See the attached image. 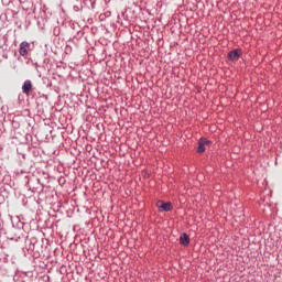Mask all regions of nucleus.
I'll return each instance as SVG.
<instances>
[{
  "instance_id": "6",
  "label": "nucleus",
  "mask_w": 282,
  "mask_h": 282,
  "mask_svg": "<svg viewBox=\"0 0 282 282\" xmlns=\"http://www.w3.org/2000/svg\"><path fill=\"white\" fill-rule=\"evenodd\" d=\"M191 243V238L188 237L187 234H182L180 237V245L181 246H188Z\"/></svg>"
},
{
  "instance_id": "2",
  "label": "nucleus",
  "mask_w": 282,
  "mask_h": 282,
  "mask_svg": "<svg viewBox=\"0 0 282 282\" xmlns=\"http://www.w3.org/2000/svg\"><path fill=\"white\" fill-rule=\"evenodd\" d=\"M32 80L26 79L24 80L23 85H22V94H24L25 96L30 95V91H32Z\"/></svg>"
},
{
  "instance_id": "10",
  "label": "nucleus",
  "mask_w": 282,
  "mask_h": 282,
  "mask_svg": "<svg viewBox=\"0 0 282 282\" xmlns=\"http://www.w3.org/2000/svg\"><path fill=\"white\" fill-rule=\"evenodd\" d=\"M34 14H36V9L33 10Z\"/></svg>"
},
{
  "instance_id": "4",
  "label": "nucleus",
  "mask_w": 282,
  "mask_h": 282,
  "mask_svg": "<svg viewBox=\"0 0 282 282\" xmlns=\"http://www.w3.org/2000/svg\"><path fill=\"white\" fill-rule=\"evenodd\" d=\"M210 141H208L207 139H200L198 141V148H197V153H204V151H206V144H209Z\"/></svg>"
},
{
  "instance_id": "9",
  "label": "nucleus",
  "mask_w": 282,
  "mask_h": 282,
  "mask_svg": "<svg viewBox=\"0 0 282 282\" xmlns=\"http://www.w3.org/2000/svg\"><path fill=\"white\" fill-rule=\"evenodd\" d=\"M34 66H35V67H39V63H34Z\"/></svg>"
},
{
  "instance_id": "7",
  "label": "nucleus",
  "mask_w": 282,
  "mask_h": 282,
  "mask_svg": "<svg viewBox=\"0 0 282 282\" xmlns=\"http://www.w3.org/2000/svg\"><path fill=\"white\" fill-rule=\"evenodd\" d=\"M45 11L44 10H40V13L37 15V23H41V21H45Z\"/></svg>"
},
{
  "instance_id": "3",
  "label": "nucleus",
  "mask_w": 282,
  "mask_h": 282,
  "mask_svg": "<svg viewBox=\"0 0 282 282\" xmlns=\"http://www.w3.org/2000/svg\"><path fill=\"white\" fill-rule=\"evenodd\" d=\"M158 208H162L165 213L172 210L173 205L171 203H164V200H159L156 203Z\"/></svg>"
},
{
  "instance_id": "8",
  "label": "nucleus",
  "mask_w": 282,
  "mask_h": 282,
  "mask_svg": "<svg viewBox=\"0 0 282 282\" xmlns=\"http://www.w3.org/2000/svg\"><path fill=\"white\" fill-rule=\"evenodd\" d=\"M73 9H74V12H80V7L78 6H74Z\"/></svg>"
},
{
  "instance_id": "5",
  "label": "nucleus",
  "mask_w": 282,
  "mask_h": 282,
  "mask_svg": "<svg viewBox=\"0 0 282 282\" xmlns=\"http://www.w3.org/2000/svg\"><path fill=\"white\" fill-rule=\"evenodd\" d=\"M240 56L241 54H239V50H232L231 52L228 53L229 61H239Z\"/></svg>"
},
{
  "instance_id": "1",
  "label": "nucleus",
  "mask_w": 282,
  "mask_h": 282,
  "mask_svg": "<svg viewBox=\"0 0 282 282\" xmlns=\"http://www.w3.org/2000/svg\"><path fill=\"white\" fill-rule=\"evenodd\" d=\"M30 52V42L23 41L20 44L19 54L20 56H28Z\"/></svg>"
}]
</instances>
